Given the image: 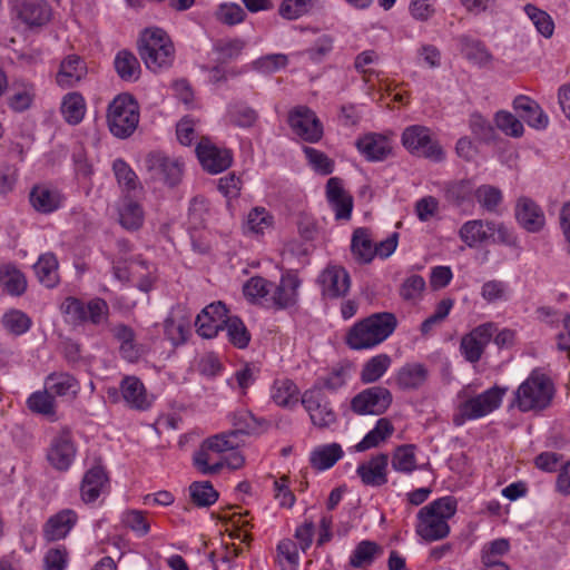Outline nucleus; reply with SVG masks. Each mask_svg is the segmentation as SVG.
<instances>
[{"label":"nucleus","mask_w":570,"mask_h":570,"mask_svg":"<svg viewBox=\"0 0 570 570\" xmlns=\"http://www.w3.org/2000/svg\"><path fill=\"white\" fill-rule=\"evenodd\" d=\"M397 320L389 312L375 313L354 324L346 335L352 350L372 348L384 342L396 328Z\"/></svg>","instance_id":"obj_1"},{"label":"nucleus","mask_w":570,"mask_h":570,"mask_svg":"<svg viewBox=\"0 0 570 570\" xmlns=\"http://www.w3.org/2000/svg\"><path fill=\"white\" fill-rule=\"evenodd\" d=\"M456 512V500L443 497L423 507L417 513L416 533L425 541H436L450 532L448 520Z\"/></svg>","instance_id":"obj_2"},{"label":"nucleus","mask_w":570,"mask_h":570,"mask_svg":"<svg viewBox=\"0 0 570 570\" xmlns=\"http://www.w3.org/2000/svg\"><path fill=\"white\" fill-rule=\"evenodd\" d=\"M138 53L153 72L169 68L175 59V48L169 36L160 28H146L138 40Z\"/></svg>","instance_id":"obj_3"},{"label":"nucleus","mask_w":570,"mask_h":570,"mask_svg":"<svg viewBox=\"0 0 570 570\" xmlns=\"http://www.w3.org/2000/svg\"><path fill=\"white\" fill-rule=\"evenodd\" d=\"M554 385L550 377L533 371L515 391L512 405L522 412L542 411L553 399Z\"/></svg>","instance_id":"obj_4"},{"label":"nucleus","mask_w":570,"mask_h":570,"mask_svg":"<svg viewBox=\"0 0 570 570\" xmlns=\"http://www.w3.org/2000/svg\"><path fill=\"white\" fill-rule=\"evenodd\" d=\"M107 121L114 136H131L139 122V107L134 97L128 94L117 96L108 107Z\"/></svg>","instance_id":"obj_5"},{"label":"nucleus","mask_w":570,"mask_h":570,"mask_svg":"<svg viewBox=\"0 0 570 570\" xmlns=\"http://www.w3.org/2000/svg\"><path fill=\"white\" fill-rule=\"evenodd\" d=\"M61 311L73 324L101 325L107 323L109 306L102 298L95 297L87 303L76 297H67L61 304Z\"/></svg>","instance_id":"obj_6"},{"label":"nucleus","mask_w":570,"mask_h":570,"mask_svg":"<svg viewBox=\"0 0 570 570\" xmlns=\"http://www.w3.org/2000/svg\"><path fill=\"white\" fill-rule=\"evenodd\" d=\"M402 145L412 155L442 161L445 158L443 148L431 137V130L421 125H413L404 129Z\"/></svg>","instance_id":"obj_7"},{"label":"nucleus","mask_w":570,"mask_h":570,"mask_svg":"<svg viewBox=\"0 0 570 570\" xmlns=\"http://www.w3.org/2000/svg\"><path fill=\"white\" fill-rule=\"evenodd\" d=\"M145 167L151 178L163 181L168 187L177 186L184 175L181 159L170 157L161 151L149 153L145 158Z\"/></svg>","instance_id":"obj_8"},{"label":"nucleus","mask_w":570,"mask_h":570,"mask_svg":"<svg viewBox=\"0 0 570 570\" xmlns=\"http://www.w3.org/2000/svg\"><path fill=\"white\" fill-rule=\"evenodd\" d=\"M301 402L315 426L324 429L336 421V414L320 384L306 390Z\"/></svg>","instance_id":"obj_9"},{"label":"nucleus","mask_w":570,"mask_h":570,"mask_svg":"<svg viewBox=\"0 0 570 570\" xmlns=\"http://www.w3.org/2000/svg\"><path fill=\"white\" fill-rule=\"evenodd\" d=\"M391 403L392 394L387 389L373 386L356 394L351 401V409L358 415H381Z\"/></svg>","instance_id":"obj_10"},{"label":"nucleus","mask_w":570,"mask_h":570,"mask_svg":"<svg viewBox=\"0 0 570 570\" xmlns=\"http://www.w3.org/2000/svg\"><path fill=\"white\" fill-rule=\"evenodd\" d=\"M495 333L497 325L494 323H484L463 335L460 351L464 358L470 363H476L492 338H494L495 343L498 342L499 335L494 336Z\"/></svg>","instance_id":"obj_11"},{"label":"nucleus","mask_w":570,"mask_h":570,"mask_svg":"<svg viewBox=\"0 0 570 570\" xmlns=\"http://www.w3.org/2000/svg\"><path fill=\"white\" fill-rule=\"evenodd\" d=\"M292 130L308 142H317L323 137V126L316 114L306 106L294 108L288 115Z\"/></svg>","instance_id":"obj_12"},{"label":"nucleus","mask_w":570,"mask_h":570,"mask_svg":"<svg viewBox=\"0 0 570 570\" xmlns=\"http://www.w3.org/2000/svg\"><path fill=\"white\" fill-rule=\"evenodd\" d=\"M77 453V448L69 428H62L52 438L47 459L58 471H67Z\"/></svg>","instance_id":"obj_13"},{"label":"nucleus","mask_w":570,"mask_h":570,"mask_svg":"<svg viewBox=\"0 0 570 570\" xmlns=\"http://www.w3.org/2000/svg\"><path fill=\"white\" fill-rule=\"evenodd\" d=\"M499 405V386L494 385L484 393L471 397L460 405V415L454 417L455 424L464 419L474 420L492 412Z\"/></svg>","instance_id":"obj_14"},{"label":"nucleus","mask_w":570,"mask_h":570,"mask_svg":"<svg viewBox=\"0 0 570 570\" xmlns=\"http://www.w3.org/2000/svg\"><path fill=\"white\" fill-rule=\"evenodd\" d=\"M203 168L210 174H219L230 167L233 157L228 149L218 148L208 138L203 137L196 147Z\"/></svg>","instance_id":"obj_15"},{"label":"nucleus","mask_w":570,"mask_h":570,"mask_svg":"<svg viewBox=\"0 0 570 570\" xmlns=\"http://www.w3.org/2000/svg\"><path fill=\"white\" fill-rule=\"evenodd\" d=\"M13 14L29 27H41L51 19V8L45 0H13Z\"/></svg>","instance_id":"obj_16"},{"label":"nucleus","mask_w":570,"mask_h":570,"mask_svg":"<svg viewBox=\"0 0 570 570\" xmlns=\"http://www.w3.org/2000/svg\"><path fill=\"white\" fill-rule=\"evenodd\" d=\"M227 317V308L224 303L217 302L207 305L196 317L197 333L205 338L215 337L222 331Z\"/></svg>","instance_id":"obj_17"},{"label":"nucleus","mask_w":570,"mask_h":570,"mask_svg":"<svg viewBox=\"0 0 570 570\" xmlns=\"http://www.w3.org/2000/svg\"><path fill=\"white\" fill-rule=\"evenodd\" d=\"M322 295L326 298H340L347 294L351 279L348 273L341 266H327L318 276Z\"/></svg>","instance_id":"obj_18"},{"label":"nucleus","mask_w":570,"mask_h":570,"mask_svg":"<svg viewBox=\"0 0 570 570\" xmlns=\"http://www.w3.org/2000/svg\"><path fill=\"white\" fill-rule=\"evenodd\" d=\"M515 218L519 225L529 233H539L546 225L542 208L531 198L520 197L515 204Z\"/></svg>","instance_id":"obj_19"},{"label":"nucleus","mask_w":570,"mask_h":570,"mask_svg":"<svg viewBox=\"0 0 570 570\" xmlns=\"http://www.w3.org/2000/svg\"><path fill=\"white\" fill-rule=\"evenodd\" d=\"M389 455L380 453L361 463L356 473L366 487L379 488L387 483Z\"/></svg>","instance_id":"obj_20"},{"label":"nucleus","mask_w":570,"mask_h":570,"mask_svg":"<svg viewBox=\"0 0 570 570\" xmlns=\"http://www.w3.org/2000/svg\"><path fill=\"white\" fill-rule=\"evenodd\" d=\"M326 197L336 219H350L353 209V197L343 188L342 180L332 177L326 184Z\"/></svg>","instance_id":"obj_21"},{"label":"nucleus","mask_w":570,"mask_h":570,"mask_svg":"<svg viewBox=\"0 0 570 570\" xmlns=\"http://www.w3.org/2000/svg\"><path fill=\"white\" fill-rule=\"evenodd\" d=\"M78 521L72 509H63L51 515L43 525V538L49 541L65 539Z\"/></svg>","instance_id":"obj_22"},{"label":"nucleus","mask_w":570,"mask_h":570,"mask_svg":"<svg viewBox=\"0 0 570 570\" xmlns=\"http://www.w3.org/2000/svg\"><path fill=\"white\" fill-rule=\"evenodd\" d=\"M358 151L370 161L384 160L392 151L390 140L380 134H367L355 142Z\"/></svg>","instance_id":"obj_23"},{"label":"nucleus","mask_w":570,"mask_h":570,"mask_svg":"<svg viewBox=\"0 0 570 570\" xmlns=\"http://www.w3.org/2000/svg\"><path fill=\"white\" fill-rule=\"evenodd\" d=\"M120 392L131 409L146 410L151 405L145 385L137 376H125L120 382Z\"/></svg>","instance_id":"obj_24"},{"label":"nucleus","mask_w":570,"mask_h":570,"mask_svg":"<svg viewBox=\"0 0 570 570\" xmlns=\"http://www.w3.org/2000/svg\"><path fill=\"white\" fill-rule=\"evenodd\" d=\"M513 108L530 127L544 129L549 125V117L540 105L527 96H518L513 100Z\"/></svg>","instance_id":"obj_25"},{"label":"nucleus","mask_w":570,"mask_h":570,"mask_svg":"<svg viewBox=\"0 0 570 570\" xmlns=\"http://www.w3.org/2000/svg\"><path fill=\"white\" fill-rule=\"evenodd\" d=\"M63 200V196L56 188L46 185L35 186L30 191V203L32 207L42 214H49L57 210Z\"/></svg>","instance_id":"obj_26"},{"label":"nucleus","mask_w":570,"mask_h":570,"mask_svg":"<svg viewBox=\"0 0 570 570\" xmlns=\"http://www.w3.org/2000/svg\"><path fill=\"white\" fill-rule=\"evenodd\" d=\"M86 73L87 67L85 61L79 56L70 55L60 63V69L57 73V82L61 87H73Z\"/></svg>","instance_id":"obj_27"},{"label":"nucleus","mask_w":570,"mask_h":570,"mask_svg":"<svg viewBox=\"0 0 570 570\" xmlns=\"http://www.w3.org/2000/svg\"><path fill=\"white\" fill-rule=\"evenodd\" d=\"M45 387L53 397H76L80 390L78 380L66 372H55L49 374L45 380Z\"/></svg>","instance_id":"obj_28"},{"label":"nucleus","mask_w":570,"mask_h":570,"mask_svg":"<svg viewBox=\"0 0 570 570\" xmlns=\"http://www.w3.org/2000/svg\"><path fill=\"white\" fill-rule=\"evenodd\" d=\"M495 234L494 223H484L483 220H471L465 223L460 229L461 239L469 246L488 242Z\"/></svg>","instance_id":"obj_29"},{"label":"nucleus","mask_w":570,"mask_h":570,"mask_svg":"<svg viewBox=\"0 0 570 570\" xmlns=\"http://www.w3.org/2000/svg\"><path fill=\"white\" fill-rule=\"evenodd\" d=\"M36 98L33 83L24 80L12 82V95L8 98V106L16 112H23L31 108Z\"/></svg>","instance_id":"obj_30"},{"label":"nucleus","mask_w":570,"mask_h":570,"mask_svg":"<svg viewBox=\"0 0 570 570\" xmlns=\"http://www.w3.org/2000/svg\"><path fill=\"white\" fill-rule=\"evenodd\" d=\"M301 285L297 276L283 275L273 294L274 304L279 308L293 306L297 301V289Z\"/></svg>","instance_id":"obj_31"},{"label":"nucleus","mask_w":570,"mask_h":570,"mask_svg":"<svg viewBox=\"0 0 570 570\" xmlns=\"http://www.w3.org/2000/svg\"><path fill=\"white\" fill-rule=\"evenodd\" d=\"M108 478L101 466H94L88 470L81 483V498L85 502H94L107 483Z\"/></svg>","instance_id":"obj_32"},{"label":"nucleus","mask_w":570,"mask_h":570,"mask_svg":"<svg viewBox=\"0 0 570 570\" xmlns=\"http://www.w3.org/2000/svg\"><path fill=\"white\" fill-rule=\"evenodd\" d=\"M428 373L423 364H406L399 371L396 383L402 390H416L424 384Z\"/></svg>","instance_id":"obj_33"},{"label":"nucleus","mask_w":570,"mask_h":570,"mask_svg":"<svg viewBox=\"0 0 570 570\" xmlns=\"http://www.w3.org/2000/svg\"><path fill=\"white\" fill-rule=\"evenodd\" d=\"M394 428L390 420L382 417L376 422V425L371 430L361 442L355 445L357 452H364L372 448L379 446L387 438L392 435Z\"/></svg>","instance_id":"obj_34"},{"label":"nucleus","mask_w":570,"mask_h":570,"mask_svg":"<svg viewBox=\"0 0 570 570\" xmlns=\"http://www.w3.org/2000/svg\"><path fill=\"white\" fill-rule=\"evenodd\" d=\"M33 269L38 279L45 286L51 288L58 284V261L53 254L47 253L41 255Z\"/></svg>","instance_id":"obj_35"},{"label":"nucleus","mask_w":570,"mask_h":570,"mask_svg":"<svg viewBox=\"0 0 570 570\" xmlns=\"http://www.w3.org/2000/svg\"><path fill=\"white\" fill-rule=\"evenodd\" d=\"M342 456L343 450L340 444H326L312 452L311 464L314 469L323 471L332 468Z\"/></svg>","instance_id":"obj_36"},{"label":"nucleus","mask_w":570,"mask_h":570,"mask_svg":"<svg viewBox=\"0 0 570 570\" xmlns=\"http://www.w3.org/2000/svg\"><path fill=\"white\" fill-rule=\"evenodd\" d=\"M351 249L361 263H370L375 256V248L366 228H357L352 236Z\"/></svg>","instance_id":"obj_37"},{"label":"nucleus","mask_w":570,"mask_h":570,"mask_svg":"<svg viewBox=\"0 0 570 570\" xmlns=\"http://www.w3.org/2000/svg\"><path fill=\"white\" fill-rule=\"evenodd\" d=\"M117 75L126 81L137 80L140 75V63L137 57L129 50H120L115 57Z\"/></svg>","instance_id":"obj_38"},{"label":"nucleus","mask_w":570,"mask_h":570,"mask_svg":"<svg viewBox=\"0 0 570 570\" xmlns=\"http://www.w3.org/2000/svg\"><path fill=\"white\" fill-rule=\"evenodd\" d=\"M299 390L297 385L288 380H276L272 387L273 401L283 407H292L298 402Z\"/></svg>","instance_id":"obj_39"},{"label":"nucleus","mask_w":570,"mask_h":570,"mask_svg":"<svg viewBox=\"0 0 570 570\" xmlns=\"http://www.w3.org/2000/svg\"><path fill=\"white\" fill-rule=\"evenodd\" d=\"M222 331L226 332L229 343L236 348H246L250 342L249 331L237 316H228Z\"/></svg>","instance_id":"obj_40"},{"label":"nucleus","mask_w":570,"mask_h":570,"mask_svg":"<svg viewBox=\"0 0 570 570\" xmlns=\"http://www.w3.org/2000/svg\"><path fill=\"white\" fill-rule=\"evenodd\" d=\"M61 114L69 125H78L86 114L83 97L78 92L66 95L61 104Z\"/></svg>","instance_id":"obj_41"},{"label":"nucleus","mask_w":570,"mask_h":570,"mask_svg":"<svg viewBox=\"0 0 570 570\" xmlns=\"http://www.w3.org/2000/svg\"><path fill=\"white\" fill-rule=\"evenodd\" d=\"M383 553V549L370 540L361 541L350 558V564L354 568L370 566L377 556Z\"/></svg>","instance_id":"obj_42"},{"label":"nucleus","mask_w":570,"mask_h":570,"mask_svg":"<svg viewBox=\"0 0 570 570\" xmlns=\"http://www.w3.org/2000/svg\"><path fill=\"white\" fill-rule=\"evenodd\" d=\"M298 560L296 543L291 539L279 541L276 548L275 562L281 570H297Z\"/></svg>","instance_id":"obj_43"},{"label":"nucleus","mask_w":570,"mask_h":570,"mask_svg":"<svg viewBox=\"0 0 570 570\" xmlns=\"http://www.w3.org/2000/svg\"><path fill=\"white\" fill-rule=\"evenodd\" d=\"M392 363L387 354H379L370 358L362 368L361 380L363 383H373L380 380Z\"/></svg>","instance_id":"obj_44"},{"label":"nucleus","mask_w":570,"mask_h":570,"mask_svg":"<svg viewBox=\"0 0 570 570\" xmlns=\"http://www.w3.org/2000/svg\"><path fill=\"white\" fill-rule=\"evenodd\" d=\"M119 223L128 230H137L144 223V210L141 206L131 199L125 200L119 209Z\"/></svg>","instance_id":"obj_45"},{"label":"nucleus","mask_w":570,"mask_h":570,"mask_svg":"<svg viewBox=\"0 0 570 570\" xmlns=\"http://www.w3.org/2000/svg\"><path fill=\"white\" fill-rule=\"evenodd\" d=\"M392 468L402 473H411L416 468L415 446L400 445L392 455Z\"/></svg>","instance_id":"obj_46"},{"label":"nucleus","mask_w":570,"mask_h":570,"mask_svg":"<svg viewBox=\"0 0 570 570\" xmlns=\"http://www.w3.org/2000/svg\"><path fill=\"white\" fill-rule=\"evenodd\" d=\"M189 494L198 507H209L218 499V493L209 481L193 482L189 485Z\"/></svg>","instance_id":"obj_47"},{"label":"nucleus","mask_w":570,"mask_h":570,"mask_svg":"<svg viewBox=\"0 0 570 570\" xmlns=\"http://www.w3.org/2000/svg\"><path fill=\"white\" fill-rule=\"evenodd\" d=\"M214 454L215 452H213L210 448L206 446V441H204L194 454V465L203 474H215L219 472L224 466V463L223 461H218L210 464V462L214 461Z\"/></svg>","instance_id":"obj_48"},{"label":"nucleus","mask_w":570,"mask_h":570,"mask_svg":"<svg viewBox=\"0 0 570 570\" xmlns=\"http://www.w3.org/2000/svg\"><path fill=\"white\" fill-rule=\"evenodd\" d=\"M27 404L29 410L35 413H39L46 416H55L56 414L55 397L46 387L43 391L32 393L29 396Z\"/></svg>","instance_id":"obj_49"},{"label":"nucleus","mask_w":570,"mask_h":570,"mask_svg":"<svg viewBox=\"0 0 570 570\" xmlns=\"http://www.w3.org/2000/svg\"><path fill=\"white\" fill-rule=\"evenodd\" d=\"M524 11L540 35H542L544 38L552 37L554 31V22L549 13L533 4H527L524 7Z\"/></svg>","instance_id":"obj_50"},{"label":"nucleus","mask_w":570,"mask_h":570,"mask_svg":"<svg viewBox=\"0 0 570 570\" xmlns=\"http://www.w3.org/2000/svg\"><path fill=\"white\" fill-rule=\"evenodd\" d=\"M462 55L473 63L482 65L489 60V53L482 43L468 36L459 38Z\"/></svg>","instance_id":"obj_51"},{"label":"nucleus","mask_w":570,"mask_h":570,"mask_svg":"<svg viewBox=\"0 0 570 570\" xmlns=\"http://www.w3.org/2000/svg\"><path fill=\"white\" fill-rule=\"evenodd\" d=\"M245 47L246 41L243 39H224L215 43V51L218 55V60L222 63H226L237 59L242 55Z\"/></svg>","instance_id":"obj_52"},{"label":"nucleus","mask_w":570,"mask_h":570,"mask_svg":"<svg viewBox=\"0 0 570 570\" xmlns=\"http://www.w3.org/2000/svg\"><path fill=\"white\" fill-rule=\"evenodd\" d=\"M112 169L118 184L127 191H134L140 187L136 173L122 159H116Z\"/></svg>","instance_id":"obj_53"},{"label":"nucleus","mask_w":570,"mask_h":570,"mask_svg":"<svg viewBox=\"0 0 570 570\" xmlns=\"http://www.w3.org/2000/svg\"><path fill=\"white\" fill-rule=\"evenodd\" d=\"M215 17L224 24L235 26L244 21L246 13L239 4L222 3L217 8Z\"/></svg>","instance_id":"obj_54"},{"label":"nucleus","mask_w":570,"mask_h":570,"mask_svg":"<svg viewBox=\"0 0 570 570\" xmlns=\"http://www.w3.org/2000/svg\"><path fill=\"white\" fill-rule=\"evenodd\" d=\"M2 324L10 333L21 335L30 328L31 321L24 313L13 309L3 315Z\"/></svg>","instance_id":"obj_55"},{"label":"nucleus","mask_w":570,"mask_h":570,"mask_svg":"<svg viewBox=\"0 0 570 570\" xmlns=\"http://www.w3.org/2000/svg\"><path fill=\"white\" fill-rule=\"evenodd\" d=\"M273 224V217L265 208L256 207L252 209L247 216L246 226L248 230L255 234H262Z\"/></svg>","instance_id":"obj_56"},{"label":"nucleus","mask_w":570,"mask_h":570,"mask_svg":"<svg viewBox=\"0 0 570 570\" xmlns=\"http://www.w3.org/2000/svg\"><path fill=\"white\" fill-rule=\"evenodd\" d=\"M303 150L308 163L316 171L322 175H330L333 173L334 163L323 151L312 147H304Z\"/></svg>","instance_id":"obj_57"},{"label":"nucleus","mask_w":570,"mask_h":570,"mask_svg":"<svg viewBox=\"0 0 570 570\" xmlns=\"http://www.w3.org/2000/svg\"><path fill=\"white\" fill-rule=\"evenodd\" d=\"M312 2L313 0H284L278 13L287 20L297 19L309 10Z\"/></svg>","instance_id":"obj_58"},{"label":"nucleus","mask_w":570,"mask_h":570,"mask_svg":"<svg viewBox=\"0 0 570 570\" xmlns=\"http://www.w3.org/2000/svg\"><path fill=\"white\" fill-rule=\"evenodd\" d=\"M237 431L220 433L206 439V446L210 448L216 454L234 450L238 444L235 442Z\"/></svg>","instance_id":"obj_59"},{"label":"nucleus","mask_w":570,"mask_h":570,"mask_svg":"<svg viewBox=\"0 0 570 570\" xmlns=\"http://www.w3.org/2000/svg\"><path fill=\"white\" fill-rule=\"evenodd\" d=\"M425 288V281L420 275H411L407 277L400 288V295L405 301H415Z\"/></svg>","instance_id":"obj_60"},{"label":"nucleus","mask_w":570,"mask_h":570,"mask_svg":"<svg viewBox=\"0 0 570 570\" xmlns=\"http://www.w3.org/2000/svg\"><path fill=\"white\" fill-rule=\"evenodd\" d=\"M287 63V56L282 53H274L257 59L254 62V68L261 72L272 73L282 68H285Z\"/></svg>","instance_id":"obj_61"},{"label":"nucleus","mask_w":570,"mask_h":570,"mask_svg":"<svg viewBox=\"0 0 570 570\" xmlns=\"http://www.w3.org/2000/svg\"><path fill=\"white\" fill-rule=\"evenodd\" d=\"M230 121L239 127H250L257 120V112L245 105H236L229 110Z\"/></svg>","instance_id":"obj_62"},{"label":"nucleus","mask_w":570,"mask_h":570,"mask_svg":"<svg viewBox=\"0 0 570 570\" xmlns=\"http://www.w3.org/2000/svg\"><path fill=\"white\" fill-rule=\"evenodd\" d=\"M272 283L263 277L255 276L249 278L244 285V295L250 299L265 297L269 292Z\"/></svg>","instance_id":"obj_63"},{"label":"nucleus","mask_w":570,"mask_h":570,"mask_svg":"<svg viewBox=\"0 0 570 570\" xmlns=\"http://www.w3.org/2000/svg\"><path fill=\"white\" fill-rule=\"evenodd\" d=\"M478 203L488 212H494L499 205V190L490 185H482L475 190Z\"/></svg>","instance_id":"obj_64"}]
</instances>
